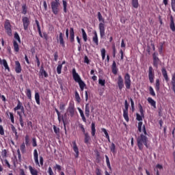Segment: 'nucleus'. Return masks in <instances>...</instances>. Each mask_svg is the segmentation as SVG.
Wrapping results in <instances>:
<instances>
[{
  "instance_id": "obj_1",
  "label": "nucleus",
  "mask_w": 175,
  "mask_h": 175,
  "mask_svg": "<svg viewBox=\"0 0 175 175\" xmlns=\"http://www.w3.org/2000/svg\"><path fill=\"white\" fill-rule=\"evenodd\" d=\"M142 131L144 134H141L137 137V144L140 151H143L144 146L146 147V148H150V144H148V137L146 136V135H147V131H146V126L144 125H143L142 126Z\"/></svg>"
},
{
  "instance_id": "obj_2",
  "label": "nucleus",
  "mask_w": 175,
  "mask_h": 175,
  "mask_svg": "<svg viewBox=\"0 0 175 175\" xmlns=\"http://www.w3.org/2000/svg\"><path fill=\"white\" fill-rule=\"evenodd\" d=\"M98 21L100 22L98 25L100 38H103L105 36V19L103 18V16H102V14L100 12H98Z\"/></svg>"
},
{
  "instance_id": "obj_3",
  "label": "nucleus",
  "mask_w": 175,
  "mask_h": 175,
  "mask_svg": "<svg viewBox=\"0 0 175 175\" xmlns=\"http://www.w3.org/2000/svg\"><path fill=\"white\" fill-rule=\"evenodd\" d=\"M59 1L58 0H55V1H53L51 3V9L54 14H58V12H59Z\"/></svg>"
},
{
  "instance_id": "obj_4",
  "label": "nucleus",
  "mask_w": 175,
  "mask_h": 175,
  "mask_svg": "<svg viewBox=\"0 0 175 175\" xmlns=\"http://www.w3.org/2000/svg\"><path fill=\"white\" fill-rule=\"evenodd\" d=\"M4 28L7 31L8 36H12V25L9 20H6L4 25Z\"/></svg>"
},
{
  "instance_id": "obj_5",
  "label": "nucleus",
  "mask_w": 175,
  "mask_h": 175,
  "mask_svg": "<svg viewBox=\"0 0 175 175\" xmlns=\"http://www.w3.org/2000/svg\"><path fill=\"white\" fill-rule=\"evenodd\" d=\"M124 83L126 88L129 90V88H131V76L128 73H126L124 76Z\"/></svg>"
},
{
  "instance_id": "obj_6",
  "label": "nucleus",
  "mask_w": 175,
  "mask_h": 175,
  "mask_svg": "<svg viewBox=\"0 0 175 175\" xmlns=\"http://www.w3.org/2000/svg\"><path fill=\"white\" fill-rule=\"evenodd\" d=\"M153 57V66L155 68H158V65H159V58L158 57V53H154L152 55Z\"/></svg>"
},
{
  "instance_id": "obj_7",
  "label": "nucleus",
  "mask_w": 175,
  "mask_h": 175,
  "mask_svg": "<svg viewBox=\"0 0 175 175\" xmlns=\"http://www.w3.org/2000/svg\"><path fill=\"white\" fill-rule=\"evenodd\" d=\"M22 21L23 23L24 29L25 31H27V29H28V27L29 25V18H28V17H27V16H23Z\"/></svg>"
},
{
  "instance_id": "obj_8",
  "label": "nucleus",
  "mask_w": 175,
  "mask_h": 175,
  "mask_svg": "<svg viewBox=\"0 0 175 175\" xmlns=\"http://www.w3.org/2000/svg\"><path fill=\"white\" fill-rule=\"evenodd\" d=\"M148 78L150 83H154V71L152 67L150 66L148 70Z\"/></svg>"
},
{
  "instance_id": "obj_9",
  "label": "nucleus",
  "mask_w": 175,
  "mask_h": 175,
  "mask_svg": "<svg viewBox=\"0 0 175 175\" xmlns=\"http://www.w3.org/2000/svg\"><path fill=\"white\" fill-rule=\"evenodd\" d=\"M72 77L74 80L77 82L79 83L81 80V78H80V76L77 72H76V69L73 68L72 70Z\"/></svg>"
},
{
  "instance_id": "obj_10",
  "label": "nucleus",
  "mask_w": 175,
  "mask_h": 175,
  "mask_svg": "<svg viewBox=\"0 0 175 175\" xmlns=\"http://www.w3.org/2000/svg\"><path fill=\"white\" fill-rule=\"evenodd\" d=\"M118 85L120 90H122L124 88V79H122V77H121V75L118 78Z\"/></svg>"
},
{
  "instance_id": "obj_11",
  "label": "nucleus",
  "mask_w": 175,
  "mask_h": 175,
  "mask_svg": "<svg viewBox=\"0 0 175 175\" xmlns=\"http://www.w3.org/2000/svg\"><path fill=\"white\" fill-rule=\"evenodd\" d=\"M14 111H17V110H21L22 113H24V107L20 100L18 101L17 106L14 108Z\"/></svg>"
},
{
  "instance_id": "obj_12",
  "label": "nucleus",
  "mask_w": 175,
  "mask_h": 175,
  "mask_svg": "<svg viewBox=\"0 0 175 175\" xmlns=\"http://www.w3.org/2000/svg\"><path fill=\"white\" fill-rule=\"evenodd\" d=\"M72 148L75 152V158H79V148H77V145L76 144V142H72Z\"/></svg>"
},
{
  "instance_id": "obj_13",
  "label": "nucleus",
  "mask_w": 175,
  "mask_h": 175,
  "mask_svg": "<svg viewBox=\"0 0 175 175\" xmlns=\"http://www.w3.org/2000/svg\"><path fill=\"white\" fill-rule=\"evenodd\" d=\"M170 29L172 31V32H175V24H174V19L173 18V16H170Z\"/></svg>"
},
{
  "instance_id": "obj_14",
  "label": "nucleus",
  "mask_w": 175,
  "mask_h": 175,
  "mask_svg": "<svg viewBox=\"0 0 175 175\" xmlns=\"http://www.w3.org/2000/svg\"><path fill=\"white\" fill-rule=\"evenodd\" d=\"M68 112L70 114L71 117H73L75 116V105L70 104L68 108Z\"/></svg>"
},
{
  "instance_id": "obj_15",
  "label": "nucleus",
  "mask_w": 175,
  "mask_h": 175,
  "mask_svg": "<svg viewBox=\"0 0 175 175\" xmlns=\"http://www.w3.org/2000/svg\"><path fill=\"white\" fill-rule=\"evenodd\" d=\"M70 40L71 42H75V30H73V27L70 28Z\"/></svg>"
},
{
  "instance_id": "obj_16",
  "label": "nucleus",
  "mask_w": 175,
  "mask_h": 175,
  "mask_svg": "<svg viewBox=\"0 0 175 175\" xmlns=\"http://www.w3.org/2000/svg\"><path fill=\"white\" fill-rule=\"evenodd\" d=\"M15 70L16 73H21V65L20 64V62L18 61L15 62Z\"/></svg>"
},
{
  "instance_id": "obj_17",
  "label": "nucleus",
  "mask_w": 175,
  "mask_h": 175,
  "mask_svg": "<svg viewBox=\"0 0 175 175\" xmlns=\"http://www.w3.org/2000/svg\"><path fill=\"white\" fill-rule=\"evenodd\" d=\"M161 72L165 80H166V81H169V77H167V72L166 71V69L165 68H163L161 69Z\"/></svg>"
},
{
  "instance_id": "obj_18",
  "label": "nucleus",
  "mask_w": 175,
  "mask_h": 175,
  "mask_svg": "<svg viewBox=\"0 0 175 175\" xmlns=\"http://www.w3.org/2000/svg\"><path fill=\"white\" fill-rule=\"evenodd\" d=\"M59 42L63 47H65V42H64V34L61 32L59 33Z\"/></svg>"
},
{
  "instance_id": "obj_19",
  "label": "nucleus",
  "mask_w": 175,
  "mask_h": 175,
  "mask_svg": "<svg viewBox=\"0 0 175 175\" xmlns=\"http://www.w3.org/2000/svg\"><path fill=\"white\" fill-rule=\"evenodd\" d=\"M148 103H150L151 105V106H152L153 107H157L156 105L157 103L155 102V100H154V99H152L151 97L148 98Z\"/></svg>"
},
{
  "instance_id": "obj_20",
  "label": "nucleus",
  "mask_w": 175,
  "mask_h": 175,
  "mask_svg": "<svg viewBox=\"0 0 175 175\" xmlns=\"http://www.w3.org/2000/svg\"><path fill=\"white\" fill-rule=\"evenodd\" d=\"M85 114L86 117H90V104L85 105Z\"/></svg>"
},
{
  "instance_id": "obj_21",
  "label": "nucleus",
  "mask_w": 175,
  "mask_h": 175,
  "mask_svg": "<svg viewBox=\"0 0 175 175\" xmlns=\"http://www.w3.org/2000/svg\"><path fill=\"white\" fill-rule=\"evenodd\" d=\"M78 110L80 113L81 117L83 121V122H87V119H85V116H84V112H83V110L81 109L78 108Z\"/></svg>"
},
{
  "instance_id": "obj_22",
  "label": "nucleus",
  "mask_w": 175,
  "mask_h": 175,
  "mask_svg": "<svg viewBox=\"0 0 175 175\" xmlns=\"http://www.w3.org/2000/svg\"><path fill=\"white\" fill-rule=\"evenodd\" d=\"M40 73L41 76H44V77H47L49 76L46 70H44V68H43V66L41 67L40 70Z\"/></svg>"
},
{
  "instance_id": "obj_23",
  "label": "nucleus",
  "mask_w": 175,
  "mask_h": 175,
  "mask_svg": "<svg viewBox=\"0 0 175 175\" xmlns=\"http://www.w3.org/2000/svg\"><path fill=\"white\" fill-rule=\"evenodd\" d=\"M123 117L127 122H128V121H129V117L128 116V110L124 109V111H123Z\"/></svg>"
},
{
  "instance_id": "obj_24",
  "label": "nucleus",
  "mask_w": 175,
  "mask_h": 175,
  "mask_svg": "<svg viewBox=\"0 0 175 175\" xmlns=\"http://www.w3.org/2000/svg\"><path fill=\"white\" fill-rule=\"evenodd\" d=\"M35 99L37 105H40V96L39 95V93L36 92L35 94Z\"/></svg>"
},
{
  "instance_id": "obj_25",
  "label": "nucleus",
  "mask_w": 175,
  "mask_h": 175,
  "mask_svg": "<svg viewBox=\"0 0 175 175\" xmlns=\"http://www.w3.org/2000/svg\"><path fill=\"white\" fill-rule=\"evenodd\" d=\"M29 169L31 175H38V170H35V168L32 167V166H29Z\"/></svg>"
},
{
  "instance_id": "obj_26",
  "label": "nucleus",
  "mask_w": 175,
  "mask_h": 175,
  "mask_svg": "<svg viewBox=\"0 0 175 175\" xmlns=\"http://www.w3.org/2000/svg\"><path fill=\"white\" fill-rule=\"evenodd\" d=\"M92 136H95V132H96V129H95V122L92 123Z\"/></svg>"
},
{
  "instance_id": "obj_27",
  "label": "nucleus",
  "mask_w": 175,
  "mask_h": 175,
  "mask_svg": "<svg viewBox=\"0 0 175 175\" xmlns=\"http://www.w3.org/2000/svg\"><path fill=\"white\" fill-rule=\"evenodd\" d=\"M78 83L79 84V87L81 91H83L84 87H85V83L81 79L79 81H78Z\"/></svg>"
},
{
  "instance_id": "obj_28",
  "label": "nucleus",
  "mask_w": 175,
  "mask_h": 175,
  "mask_svg": "<svg viewBox=\"0 0 175 175\" xmlns=\"http://www.w3.org/2000/svg\"><path fill=\"white\" fill-rule=\"evenodd\" d=\"M81 32H82V37L84 42H87V33H85V31L84 30V29H81Z\"/></svg>"
},
{
  "instance_id": "obj_29",
  "label": "nucleus",
  "mask_w": 175,
  "mask_h": 175,
  "mask_svg": "<svg viewBox=\"0 0 175 175\" xmlns=\"http://www.w3.org/2000/svg\"><path fill=\"white\" fill-rule=\"evenodd\" d=\"M84 135H85V143L86 144H88L90 140V135H88V133H86Z\"/></svg>"
},
{
  "instance_id": "obj_30",
  "label": "nucleus",
  "mask_w": 175,
  "mask_h": 175,
  "mask_svg": "<svg viewBox=\"0 0 175 175\" xmlns=\"http://www.w3.org/2000/svg\"><path fill=\"white\" fill-rule=\"evenodd\" d=\"M132 5L133 8H135V9H137V8L139 7V1L137 0H133Z\"/></svg>"
},
{
  "instance_id": "obj_31",
  "label": "nucleus",
  "mask_w": 175,
  "mask_h": 175,
  "mask_svg": "<svg viewBox=\"0 0 175 175\" xmlns=\"http://www.w3.org/2000/svg\"><path fill=\"white\" fill-rule=\"evenodd\" d=\"M14 49L16 53H18L20 48L18 47V44L16 41L14 42Z\"/></svg>"
},
{
  "instance_id": "obj_32",
  "label": "nucleus",
  "mask_w": 175,
  "mask_h": 175,
  "mask_svg": "<svg viewBox=\"0 0 175 175\" xmlns=\"http://www.w3.org/2000/svg\"><path fill=\"white\" fill-rule=\"evenodd\" d=\"M93 42H94L96 43V44H98V34L96 33V31H94V36L93 37Z\"/></svg>"
},
{
  "instance_id": "obj_33",
  "label": "nucleus",
  "mask_w": 175,
  "mask_h": 175,
  "mask_svg": "<svg viewBox=\"0 0 175 175\" xmlns=\"http://www.w3.org/2000/svg\"><path fill=\"white\" fill-rule=\"evenodd\" d=\"M11 129L13 133L15 134L16 137H18V135H17V130L16 129V127H14L13 124L11 125Z\"/></svg>"
},
{
  "instance_id": "obj_34",
  "label": "nucleus",
  "mask_w": 175,
  "mask_h": 175,
  "mask_svg": "<svg viewBox=\"0 0 175 175\" xmlns=\"http://www.w3.org/2000/svg\"><path fill=\"white\" fill-rule=\"evenodd\" d=\"M105 158H106L107 165L108 166L109 169L111 170V165H110V160L109 159V157H107V155H105Z\"/></svg>"
},
{
  "instance_id": "obj_35",
  "label": "nucleus",
  "mask_w": 175,
  "mask_h": 175,
  "mask_svg": "<svg viewBox=\"0 0 175 175\" xmlns=\"http://www.w3.org/2000/svg\"><path fill=\"white\" fill-rule=\"evenodd\" d=\"M102 132H103L104 135H105V137L107 139H109V133H107V130L106 129L103 128L101 129Z\"/></svg>"
},
{
  "instance_id": "obj_36",
  "label": "nucleus",
  "mask_w": 175,
  "mask_h": 175,
  "mask_svg": "<svg viewBox=\"0 0 175 175\" xmlns=\"http://www.w3.org/2000/svg\"><path fill=\"white\" fill-rule=\"evenodd\" d=\"M26 95H27V98L29 99H31L32 96H31V90L30 89H27Z\"/></svg>"
},
{
  "instance_id": "obj_37",
  "label": "nucleus",
  "mask_w": 175,
  "mask_h": 175,
  "mask_svg": "<svg viewBox=\"0 0 175 175\" xmlns=\"http://www.w3.org/2000/svg\"><path fill=\"white\" fill-rule=\"evenodd\" d=\"M101 55H102L103 59H105V58H106V49H101Z\"/></svg>"
},
{
  "instance_id": "obj_38",
  "label": "nucleus",
  "mask_w": 175,
  "mask_h": 175,
  "mask_svg": "<svg viewBox=\"0 0 175 175\" xmlns=\"http://www.w3.org/2000/svg\"><path fill=\"white\" fill-rule=\"evenodd\" d=\"M21 151L23 152V154L25 153V143H23L21 145Z\"/></svg>"
},
{
  "instance_id": "obj_39",
  "label": "nucleus",
  "mask_w": 175,
  "mask_h": 175,
  "mask_svg": "<svg viewBox=\"0 0 175 175\" xmlns=\"http://www.w3.org/2000/svg\"><path fill=\"white\" fill-rule=\"evenodd\" d=\"M98 83L100 84V85H102V87H105V84H106V81H105V79H99Z\"/></svg>"
},
{
  "instance_id": "obj_40",
  "label": "nucleus",
  "mask_w": 175,
  "mask_h": 175,
  "mask_svg": "<svg viewBox=\"0 0 175 175\" xmlns=\"http://www.w3.org/2000/svg\"><path fill=\"white\" fill-rule=\"evenodd\" d=\"M1 64H2L4 66V68H5V69H9V66H8V62H6V60L3 59L2 60V62H1Z\"/></svg>"
},
{
  "instance_id": "obj_41",
  "label": "nucleus",
  "mask_w": 175,
  "mask_h": 175,
  "mask_svg": "<svg viewBox=\"0 0 175 175\" xmlns=\"http://www.w3.org/2000/svg\"><path fill=\"white\" fill-rule=\"evenodd\" d=\"M62 70V64H59L57 67V72L58 75H61V70Z\"/></svg>"
},
{
  "instance_id": "obj_42",
  "label": "nucleus",
  "mask_w": 175,
  "mask_h": 175,
  "mask_svg": "<svg viewBox=\"0 0 175 175\" xmlns=\"http://www.w3.org/2000/svg\"><path fill=\"white\" fill-rule=\"evenodd\" d=\"M110 150L111 151V152H116V144H114V143H112L111 146H110Z\"/></svg>"
},
{
  "instance_id": "obj_43",
  "label": "nucleus",
  "mask_w": 175,
  "mask_h": 175,
  "mask_svg": "<svg viewBox=\"0 0 175 175\" xmlns=\"http://www.w3.org/2000/svg\"><path fill=\"white\" fill-rule=\"evenodd\" d=\"M159 79H157L156 80V85H155V88H156V91H159Z\"/></svg>"
},
{
  "instance_id": "obj_44",
  "label": "nucleus",
  "mask_w": 175,
  "mask_h": 175,
  "mask_svg": "<svg viewBox=\"0 0 175 175\" xmlns=\"http://www.w3.org/2000/svg\"><path fill=\"white\" fill-rule=\"evenodd\" d=\"M19 122L22 127L24 126V121L23 120V116H21V114H19Z\"/></svg>"
},
{
  "instance_id": "obj_45",
  "label": "nucleus",
  "mask_w": 175,
  "mask_h": 175,
  "mask_svg": "<svg viewBox=\"0 0 175 175\" xmlns=\"http://www.w3.org/2000/svg\"><path fill=\"white\" fill-rule=\"evenodd\" d=\"M22 13L23 14H27V5H23L22 6Z\"/></svg>"
},
{
  "instance_id": "obj_46",
  "label": "nucleus",
  "mask_w": 175,
  "mask_h": 175,
  "mask_svg": "<svg viewBox=\"0 0 175 175\" xmlns=\"http://www.w3.org/2000/svg\"><path fill=\"white\" fill-rule=\"evenodd\" d=\"M149 91H150V95H152V96H155V92H154V89L152 88V87H150L149 88Z\"/></svg>"
},
{
  "instance_id": "obj_47",
  "label": "nucleus",
  "mask_w": 175,
  "mask_h": 175,
  "mask_svg": "<svg viewBox=\"0 0 175 175\" xmlns=\"http://www.w3.org/2000/svg\"><path fill=\"white\" fill-rule=\"evenodd\" d=\"M14 38L19 43H21V40L20 39V36H18V33H14Z\"/></svg>"
},
{
  "instance_id": "obj_48",
  "label": "nucleus",
  "mask_w": 175,
  "mask_h": 175,
  "mask_svg": "<svg viewBox=\"0 0 175 175\" xmlns=\"http://www.w3.org/2000/svg\"><path fill=\"white\" fill-rule=\"evenodd\" d=\"M10 118L11 120V122H12V124H14V116L12 112H10Z\"/></svg>"
},
{
  "instance_id": "obj_49",
  "label": "nucleus",
  "mask_w": 175,
  "mask_h": 175,
  "mask_svg": "<svg viewBox=\"0 0 175 175\" xmlns=\"http://www.w3.org/2000/svg\"><path fill=\"white\" fill-rule=\"evenodd\" d=\"M53 131H54L55 133H56V135L59 134V129L57 128V126H55V125L53 126Z\"/></svg>"
},
{
  "instance_id": "obj_50",
  "label": "nucleus",
  "mask_w": 175,
  "mask_h": 175,
  "mask_svg": "<svg viewBox=\"0 0 175 175\" xmlns=\"http://www.w3.org/2000/svg\"><path fill=\"white\" fill-rule=\"evenodd\" d=\"M142 126H143V122H139L138 123V131H139V132H142Z\"/></svg>"
},
{
  "instance_id": "obj_51",
  "label": "nucleus",
  "mask_w": 175,
  "mask_h": 175,
  "mask_svg": "<svg viewBox=\"0 0 175 175\" xmlns=\"http://www.w3.org/2000/svg\"><path fill=\"white\" fill-rule=\"evenodd\" d=\"M25 144L26 146L29 145V136L28 135L25 136Z\"/></svg>"
},
{
  "instance_id": "obj_52",
  "label": "nucleus",
  "mask_w": 175,
  "mask_h": 175,
  "mask_svg": "<svg viewBox=\"0 0 175 175\" xmlns=\"http://www.w3.org/2000/svg\"><path fill=\"white\" fill-rule=\"evenodd\" d=\"M77 40L79 44V51H80V50H81V42H80V38H79V36L77 37Z\"/></svg>"
},
{
  "instance_id": "obj_53",
  "label": "nucleus",
  "mask_w": 175,
  "mask_h": 175,
  "mask_svg": "<svg viewBox=\"0 0 175 175\" xmlns=\"http://www.w3.org/2000/svg\"><path fill=\"white\" fill-rule=\"evenodd\" d=\"M75 98L77 102H80V96L79 95V93L77 92H75Z\"/></svg>"
},
{
  "instance_id": "obj_54",
  "label": "nucleus",
  "mask_w": 175,
  "mask_h": 175,
  "mask_svg": "<svg viewBox=\"0 0 175 175\" xmlns=\"http://www.w3.org/2000/svg\"><path fill=\"white\" fill-rule=\"evenodd\" d=\"M171 5L173 12H175V0H172Z\"/></svg>"
},
{
  "instance_id": "obj_55",
  "label": "nucleus",
  "mask_w": 175,
  "mask_h": 175,
  "mask_svg": "<svg viewBox=\"0 0 175 175\" xmlns=\"http://www.w3.org/2000/svg\"><path fill=\"white\" fill-rule=\"evenodd\" d=\"M0 135H5V131H3L2 125H0Z\"/></svg>"
},
{
  "instance_id": "obj_56",
  "label": "nucleus",
  "mask_w": 175,
  "mask_h": 175,
  "mask_svg": "<svg viewBox=\"0 0 175 175\" xmlns=\"http://www.w3.org/2000/svg\"><path fill=\"white\" fill-rule=\"evenodd\" d=\"M48 173L49 174V175H54V172H53V170L51 169V167H49Z\"/></svg>"
},
{
  "instance_id": "obj_57",
  "label": "nucleus",
  "mask_w": 175,
  "mask_h": 175,
  "mask_svg": "<svg viewBox=\"0 0 175 175\" xmlns=\"http://www.w3.org/2000/svg\"><path fill=\"white\" fill-rule=\"evenodd\" d=\"M129 107V105H128V100H126L124 101V107H125L124 110H128Z\"/></svg>"
},
{
  "instance_id": "obj_58",
  "label": "nucleus",
  "mask_w": 175,
  "mask_h": 175,
  "mask_svg": "<svg viewBox=\"0 0 175 175\" xmlns=\"http://www.w3.org/2000/svg\"><path fill=\"white\" fill-rule=\"evenodd\" d=\"M137 121H142L143 120V118H142V116H140V114L137 113Z\"/></svg>"
},
{
  "instance_id": "obj_59",
  "label": "nucleus",
  "mask_w": 175,
  "mask_h": 175,
  "mask_svg": "<svg viewBox=\"0 0 175 175\" xmlns=\"http://www.w3.org/2000/svg\"><path fill=\"white\" fill-rule=\"evenodd\" d=\"M84 62L85 64H90V59H88V57L85 56V57H84Z\"/></svg>"
},
{
  "instance_id": "obj_60",
  "label": "nucleus",
  "mask_w": 175,
  "mask_h": 175,
  "mask_svg": "<svg viewBox=\"0 0 175 175\" xmlns=\"http://www.w3.org/2000/svg\"><path fill=\"white\" fill-rule=\"evenodd\" d=\"M33 155L34 158H38V150L36 149L34 150Z\"/></svg>"
},
{
  "instance_id": "obj_61",
  "label": "nucleus",
  "mask_w": 175,
  "mask_h": 175,
  "mask_svg": "<svg viewBox=\"0 0 175 175\" xmlns=\"http://www.w3.org/2000/svg\"><path fill=\"white\" fill-rule=\"evenodd\" d=\"M32 142H33V147H36V146H38V144H36V139L33 138Z\"/></svg>"
},
{
  "instance_id": "obj_62",
  "label": "nucleus",
  "mask_w": 175,
  "mask_h": 175,
  "mask_svg": "<svg viewBox=\"0 0 175 175\" xmlns=\"http://www.w3.org/2000/svg\"><path fill=\"white\" fill-rule=\"evenodd\" d=\"M59 109H60V110H65V105L64 104H60L59 105Z\"/></svg>"
},
{
  "instance_id": "obj_63",
  "label": "nucleus",
  "mask_w": 175,
  "mask_h": 175,
  "mask_svg": "<svg viewBox=\"0 0 175 175\" xmlns=\"http://www.w3.org/2000/svg\"><path fill=\"white\" fill-rule=\"evenodd\" d=\"M96 175H101L100 170H99V168H96Z\"/></svg>"
},
{
  "instance_id": "obj_64",
  "label": "nucleus",
  "mask_w": 175,
  "mask_h": 175,
  "mask_svg": "<svg viewBox=\"0 0 175 175\" xmlns=\"http://www.w3.org/2000/svg\"><path fill=\"white\" fill-rule=\"evenodd\" d=\"M43 5H44V10H47V3L46 2V1H44Z\"/></svg>"
}]
</instances>
